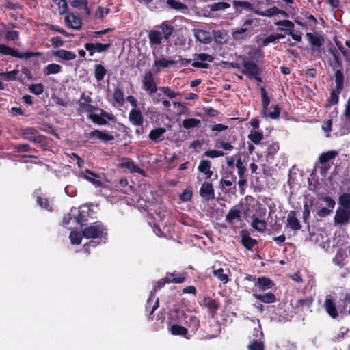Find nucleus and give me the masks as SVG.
I'll list each match as a JSON object with an SVG mask.
<instances>
[{"mask_svg": "<svg viewBox=\"0 0 350 350\" xmlns=\"http://www.w3.org/2000/svg\"><path fill=\"white\" fill-rule=\"evenodd\" d=\"M107 70L103 66L100 64L96 65L94 68L95 77L97 81H100L103 79L106 75Z\"/></svg>", "mask_w": 350, "mask_h": 350, "instance_id": "8fccbe9b", "label": "nucleus"}, {"mask_svg": "<svg viewBox=\"0 0 350 350\" xmlns=\"http://www.w3.org/2000/svg\"><path fill=\"white\" fill-rule=\"evenodd\" d=\"M293 28L294 27H290V28H278V31H285L286 33V34L289 35L291 36V38L296 42H301L302 40V37H301V32H298V33H294L293 32Z\"/></svg>", "mask_w": 350, "mask_h": 350, "instance_id": "c03bdc74", "label": "nucleus"}, {"mask_svg": "<svg viewBox=\"0 0 350 350\" xmlns=\"http://www.w3.org/2000/svg\"><path fill=\"white\" fill-rule=\"evenodd\" d=\"M250 30L246 28L240 27L232 32V38L235 40H247L251 37Z\"/></svg>", "mask_w": 350, "mask_h": 350, "instance_id": "5701e85b", "label": "nucleus"}, {"mask_svg": "<svg viewBox=\"0 0 350 350\" xmlns=\"http://www.w3.org/2000/svg\"><path fill=\"white\" fill-rule=\"evenodd\" d=\"M258 321V327H255L252 332V340H258L262 341V338H263V333L262 332L261 326L260 325L259 320Z\"/></svg>", "mask_w": 350, "mask_h": 350, "instance_id": "680f3d73", "label": "nucleus"}, {"mask_svg": "<svg viewBox=\"0 0 350 350\" xmlns=\"http://www.w3.org/2000/svg\"><path fill=\"white\" fill-rule=\"evenodd\" d=\"M312 298H306V299H299L296 301V305H295V307L296 308H302L303 309L304 308H309L310 306L312 305Z\"/></svg>", "mask_w": 350, "mask_h": 350, "instance_id": "bf43d9fd", "label": "nucleus"}, {"mask_svg": "<svg viewBox=\"0 0 350 350\" xmlns=\"http://www.w3.org/2000/svg\"><path fill=\"white\" fill-rule=\"evenodd\" d=\"M213 57L206 53H198L195 55V62L192 66L195 68H207L208 64L207 62H212Z\"/></svg>", "mask_w": 350, "mask_h": 350, "instance_id": "9d476101", "label": "nucleus"}, {"mask_svg": "<svg viewBox=\"0 0 350 350\" xmlns=\"http://www.w3.org/2000/svg\"><path fill=\"white\" fill-rule=\"evenodd\" d=\"M350 221V210L340 208L336 211L334 217L335 224H348Z\"/></svg>", "mask_w": 350, "mask_h": 350, "instance_id": "4468645a", "label": "nucleus"}, {"mask_svg": "<svg viewBox=\"0 0 350 350\" xmlns=\"http://www.w3.org/2000/svg\"><path fill=\"white\" fill-rule=\"evenodd\" d=\"M253 296L256 299L266 304L274 303L276 301V297L272 293H267L265 295L254 294Z\"/></svg>", "mask_w": 350, "mask_h": 350, "instance_id": "2f4dec72", "label": "nucleus"}, {"mask_svg": "<svg viewBox=\"0 0 350 350\" xmlns=\"http://www.w3.org/2000/svg\"><path fill=\"white\" fill-rule=\"evenodd\" d=\"M167 4L170 8L178 10L183 14L187 13L188 11V8L185 4L176 0H167Z\"/></svg>", "mask_w": 350, "mask_h": 350, "instance_id": "c85d7f7f", "label": "nucleus"}, {"mask_svg": "<svg viewBox=\"0 0 350 350\" xmlns=\"http://www.w3.org/2000/svg\"><path fill=\"white\" fill-rule=\"evenodd\" d=\"M161 92H163L165 95H166L169 98H173L176 96L180 95L179 92H176L174 91H172L170 88L168 87H161L159 89Z\"/></svg>", "mask_w": 350, "mask_h": 350, "instance_id": "338daca9", "label": "nucleus"}, {"mask_svg": "<svg viewBox=\"0 0 350 350\" xmlns=\"http://www.w3.org/2000/svg\"><path fill=\"white\" fill-rule=\"evenodd\" d=\"M0 53L5 55H11L20 59H29L33 57H39L41 55L40 52L20 53L14 49L2 44H0Z\"/></svg>", "mask_w": 350, "mask_h": 350, "instance_id": "7ed1b4c3", "label": "nucleus"}, {"mask_svg": "<svg viewBox=\"0 0 350 350\" xmlns=\"http://www.w3.org/2000/svg\"><path fill=\"white\" fill-rule=\"evenodd\" d=\"M65 21L68 27L75 29H79L81 25L80 18L72 13H68L66 14Z\"/></svg>", "mask_w": 350, "mask_h": 350, "instance_id": "a878e982", "label": "nucleus"}, {"mask_svg": "<svg viewBox=\"0 0 350 350\" xmlns=\"http://www.w3.org/2000/svg\"><path fill=\"white\" fill-rule=\"evenodd\" d=\"M319 200L325 203V206L319 208L317 215L319 217H325L331 214L335 206V201L329 196L321 194L319 197Z\"/></svg>", "mask_w": 350, "mask_h": 350, "instance_id": "20e7f679", "label": "nucleus"}, {"mask_svg": "<svg viewBox=\"0 0 350 350\" xmlns=\"http://www.w3.org/2000/svg\"><path fill=\"white\" fill-rule=\"evenodd\" d=\"M92 100L90 96L83 94L79 100V111L80 113H87L88 116L92 113L96 108L92 105Z\"/></svg>", "mask_w": 350, "mask_h": 350, "instance_id": "6e6552de", "label": "nucleus"}, {"mask_svg": "<svg viewBox=\"0 0 350 350\" xmlns=\"http://www.w3.org/2000/svg\"><path fill=\"white\" fill-rule=\"evenodd\" d=\"M241 242L244 247H245L247 250H252L254 245L256 243V240L247 235L242 236Z\"/></svg>", "mask_w": 350, "mask_h": 350, "instance_id": "864d4df0", "label": "nucleus"}, {"mask_svg": "<svg viewBox=\"0 0 350 350\" xmlns=\"http://www.w3.org/2000/svg\"><path fill=\"white\" fill-rule=\"evenodd\" d=\"M336 297L333 294H329L325 297L324 308L327 314L333 319L338 316V310L335 304Z\"/></svg>", "mask_w": 350, "mask_h": 350, "instance_id": "1a4fd4ad", "label": "nucleus"}, {"mask_svg": "<svg viewBox=\"0 0 350 350\" xmlns=\"http://www.w3.org/2000/svg\"><path fill=\"white\" fill-rule=\"evenodd\" d=\"M155 291L156 287L154 288V291H151L150 297L146 303V310L148 311V309H151L150 311V314H152L157 309L159 304V298L154 297Z\"/></svg>", "mask_w": 350, "mask_h": 350, "instance_id": "b1692460", "label": "nucleus"}, {"mask_svg": "<svg viewBox=\"0 0 350 350\" xmlns=\"http://www.w3.org/2000/svg\"><path fill=\"white\" fill-rule=\"evenodd\" d=\"M261 97H262V116H267V111H268L269 105L270 100L267 96V92L264 88L260 89Z\"/></svg>", "mask_w": 350, "mask_h": 350, "instance_id": "c9c22d12", "label": "nucleus"}, {"mask_svg": "<svg viewBox=\"0 0 350 350\" xmlns=\"http://www.w3.org/2000/svg\"><path fill=\"white\" fill-rule=\"evenodd\" d=\"M211 162L208 160H202L198 167V170L204 174L206 179H209L213 174L211 170Z\"/></svg>", "mask_w": 350, "mask_h": 350, "instance_id": "412c9836", "label": "nucleus"}, {"mask_svg": "<svg viewBox=\"0 0 350 350\" xmlns=\"http://www.w3.org/2000/svg\"><path fill=\"white\" fill-rule=\"evenodd\" d=\"M241 217V211L235 208L230 209L227 215L226 221L228 223H232L234 220L239 219Z\"/></svg>", "mask_w": 350, "mask_h": 350, "instance_id": "a18cd8bd", "label": "nucleus"}, {"mask_svg": "<svg viewBox=\"0 0 350 350\" xmlns=\"http://www.w3.org/2000/svg\"><path fill=\"white\" fill-rule=\"evenodd\" d=\"M213 275L216 276L221 282L226 284L228 281V276L224 273L223 269H218L213 271Z\"/></svg>", "mask_w": 350, "mask_h": 350, "instance_id": "052dcab7", "label": "nucleus"}, {"mask_svg": "<svg viewBox=\"0 0 350 350\" xmlns=\"http://www.w3.org/2000/svg\"><path fill=\"white\" fill-rule=\"evenodd\" d=\"M306 38L314 48H319L324 43L323 38L317 33H306Z\"/></svg>", "mask_w": 350, "mask_h": 350, "instance_id": "2eb2a0df", "label": "nucleus"}, {"mask_svg": "<svg viewBox=\"0 0 350 350\" xmlns=\"http://www.w3.org/2000/svg\"><path fill=\"white\" fill-rule=\"evenodd\" d=\"M271 107L273 108V111L270 112H268V111H267V116L263 117L265 118H270L271 119H277L280 116V109L278 107V105H274L272 106Z\"/></svg>", "mask_w": 350, "mask_h": 350, "instance_id": "69168bd1", "label": "nucleus"}, {"mask_svg": "<svg viewBox=\"0 0 350 350\" xmlns=\"http://www.w3.org/2000/svg\"><path fill=\"white\" fill-rule=\"evenodd\" d=\"M169 330L173 335H180L184 336L187 334V330L183 326L178 325L177 324H172L169 323Z\"/></svg>", "mask_w": 350, "mask_h": 350, "instance_id": "a19ab883", "label": "nucleus"}, {"mask_svg": "<svg viewBox=\"0 0 350 350\" xmlns=\"http://www.w3.org/2000/svg\"><path fill=\"white\" fill-rule=\"evenodd\" d=\"M81 176L96 187H99L102 185L100 176L88 170H86L85 172H82L81 173Z\"/></svg>", "mask_w": 350, "mask_h": 350, "instance_id": "aec40b11", "label": "nucleus"}, {"mask_svg": "<svg viewBox=\"0 0 350 350\" xmlns=\"http://www.w3.org/2000/svg\"><path fill=\"white\" fill-rule=\"evenodd\" d=\"M174 63L175 62H174L173 60H168L165 58H161L154 60V66L159 69L169 67L173 65Z\"/></svg>", "mask_w": 350, "mask_h": 350, "instance_id": "de8ad7c7", "label": "nucleus"}, {"mask_svg": "<svg viewBox=\"0 0 350 350\" xmlns=\"http://www.w3.org/2000/svg\"><path fill=\"white\" fill-rule=\"evenodd\" d=\"M209 9L212 12L224 10L228 8H230V5L226 2H218L215 3L208 5Z\"/></svg>", "mask_w": 350, "mask_h": 350, "instance_id": "603ef678", "label": "nucleus"}, {"mask_svg": "<svg viewBox=\"0 0 350 350\" xmlns=\"http://www.w3.org/2000/svg\"><path fill=\"white\" fill-rule=\"evenodd\" d=\"M241 72L250 78H254L257 81H261L260 78L258 77V67L257 64L253 62L244 60L242 63Z\"/></svg>", "mask_w": 350, "mask_h": 350, "instance_id": "39448f33", "label": "nucleus"}, {"mask_svg": "<svg viewBox=\"0 0 350 350\" xmlns=\"http://www.w3.org/2000/svg\"><path fill=\"white\" fill-rule=\"evenodd\" d=\"M336 154L337 153L334 151L323 152L319 157V162L321 163H325L329 160L334 159Z\"/></svg>", "mask_w": 350, "mask_h": 350, "instance_id": "3c124183", "label": "nucleus"}, {"mask_svg": "<svg viewBox=\"0 0 350 350\" xmlns=\"http://www.w3.org/2000/svg\"><path fill=\"white\" fill-rule=\"evenodd\" d=\"M71 6L77 8H83L87 14H90V12L88 7L87 0H69Z\"/></svg>", "mask_w": 350, "mask_h": 350, "instance_id": "79ce46f5", "label": "nucleus"}, {"mask_svg": "<svg viewBox=\"0 0 350 350\" xmlns=\"http://www.w3.org/2000/svg\"><path fill=\"white\" fill-rule=\"evenodd\" d=\"M122 167L128 169L131 172H136L140 174H144V171L137 166L132 161H126L121 164Z\"/></svg>", "mask_w": 350, "mask_h": 350, "instance_id": "ea45409f", "label": "nucleus"}, {"mask_svg": "<svg viewBox=\"0 0 350 350\" xmlns=\"http://www.w3.org/2000/svg\"><path fill=\"white\" fill-rule=\"evenodd\" d=\"M21 134L26 139L32 141L33 142H40V137L38 135V131L33 127H27L21 130Z\"/></svg>", "mask_w": 350, "mask_h": 350, "instance_id": "f3484780", "label": "nucleus"}, {"mask_svg": "<svg viewBox=\"0 0 350 350\" xmlns=\"http://www.w3.org/2000/svg\"><path fill=\"white\" fill-rule=\"evenodd\" d=\"M62 71V66L57 64H50L44 68V75L48 76L53 74H58Z\"/></svg>", "mask_w": 350, "mask_h": 350, "instance_id": "4c0bfd02", "label": "nucleus"}, {"mask_svg": "<svg viewBox=\"0 0 350 350\" xmlns=\"http://www.w3.org/2000/svg\"><path fill=\"white\" fill-rule=\"evenodd\" d=\"M258 22L257 18L248 17L244 19L241 27L248 29L250 30V33L252 35L254 33V28L258 26Z\"/></svg>", "mask_w": 350, "mask_h": 350, "instance_id": "7c9ffc66", "label": "nucleus"}, {"mask_svg": "<svg viewBox=\"0 0 350 350\" xmlns=\"http://www.w3.org/2000/svg\"><path fill=\"white\" fill-rule=\"evenodd\" d=\"M70 213L77 224H81L87 219L85 213L79 208H72Z\"/></svg>", "mask_w": 350, "mask_h": 350, "instance_id": "72a5a7b5", "label": "nucleus"}, {"mask_svg": "<svg viewBox=\"0 0 350 350\" xmlns=\"http://www.w3.org/2000/svg\"><path fill=\"white\" fill-rule=\"evenodd\" d=\"M176 313L178 318H179L180 315L185 317V323L187 325L188 327L191 329V332H195L198 329L200 321L196 316L191 314L185 315L178 310L176 311Z\"/></svg>", "mask_w": 350, "mask_h": 350, "instance_id": "f8f14e48", "label": "nucleus"}, {"mask_svg": "<svg viewBox=\"0 0 350 350\" xmlns=\"http://www.w3.org/2000/svg\"><path fill=\"white\" fill-rule=\"evenodd\" d=\"M143 89L150 96H152L157 90V87L151 71H146L142 79Z\"/></svg>", "mask_w": 350, "mask_h": 350, "instance_id": "0eeeda50", "label": "nucleus"}, {"mask_svg": "<svg viewBox=\"0 0 350 350\" xmlns=\"http://www.w3.org/2000/svg\"><path fill=\"white\" fill-rule=\"evenodd\" d=\"M165 132V129L157 128L150 132L149 137L151 140L157 142L163 139L162 136Z\"/></svg>", "mask_w": 350, "mask_h": 350, "instance_id": "58836bf2", "label": "nucleus"}, {"mask_svg": "<svg viewBox=\"0 0 350 350\" xmlns=\"http://www.w3.org/2000/svg\"><path fill=\"white\" fill-rule=\"evenodd\" d=\"M113 97L114 100L120 105H122L124 102L123 92L120 88H116L115 89Z\"/></svg>", "mask_w": 350, "mask_h": 350, "instance_id": "4d7b16f0", "label": "nucleus"}, {"mask_svg": "<svg viewBox=\"0 0 350 350\" xmlns=\"http://www.w3.org/2000/svg\"><path fill=\"white\" fill-rule=\"evenodd\" d=\"M201 121L197 118H187L182 122V126L185 129L189 130L200 127Z\"/></svg>", "mask_w": 350, "mask_h": 350, "instance_id": "f704fd0d", "label": "nucleus"}, {"mask_svg": "<svg viewBox=\"0 0 350 350\" xmlns=\"http://www.w3.org/2000/svg\"><path fill=\"white\" fill-rule=\"evenodd\" d=\"M161 30L162 36L165 40H168L174 32V27L167 22H163L159 26Z\"/></svg>", "mask_w": 350, "mask_h": 350, "instance_id": "e433bc0d", "label": "nucleus"}, {"mask_svg": "<svg viewBox=\"0 0 350 350\" xmlns=\"http://www.w3.org/2000/svg\"><path fill=\"white\" fill-rule=\"evenodd\" d=\"M264 135L262 131H251L248 135V139L255 144H260Z\"/></svg>", "mask_w": 350, "mask_h": 350, "instance_id": "37998d69", "label": "nucleus"}, {"mask_svg": "<svg viewBox=\"0 0 350 350\" xmlns=\"http://www.w3.org/2000/svg\"><path fill=\"white\" fill-rule=\"evenodd\" d=\"M205 302H206V305L211 310L212 312H215L219 308V304L215 299H212L210 298L206 299Z\"/></svg>", "mask_w": 350, "mask_h": 350, "instance_id": "e2e57ef3", "label": "nucleus"}, {"mask_svg": "<svg viewBox=\"0 0 350 350\" xmlns=\"http://www.w3.org/2000/svg\"><path fill=\"white\" fill-rule=\"evenodd\" d=\"M69 237L72 244L79 245L81 242V234L76 231H71Z\"/></svg>", "mask_w": 350, "mask_h": 350, "instance_id": "774afa93", "label": "nucleus"}, {"mask_svg": "<svg viewBox=\"0 0 350 350\" xmlns=\"http://www.w3.org/2000/svg\"><path fill=\"white\" fill-rule=\"evenodd\" d=\"M194 36L196 40L203 44H209L212 41V36L210 31L203 29H195Z\"/></svg>", "mask_w": 350, "mask_h": 350, "instance_id": "a211bd4d", "label": "nucleus"}, {"mask_svg": "<svg viewBox=\"0 0 350 350\" xmlns=\"http://www.w3.org/2000/svg\"><path fill=\"white\" fill-rule=\"evenodd\" d=\"M18 72V70H13L8 72H0V77L7 81H12L16 80Z\"/></svg>", "mask_w": 350, "mask_h": 350, "instance_id": "49530a36", "label": "nucleus"}, {"mask_svg": "<svg viewBox=\"0 0 350 350\" xmlns=\"http://www.w3.org/2000/svg\"><path fill=\"white\" fill-rule=\"evenodd\" d=\"M251 226L256 231L263 232L267 228V223L263 219H260L256 215L251 217Z\"/></svg>", "mask_w": 350, "mask_h": 350, "instance_id": "4be33fe9", "label": "nucleus"}, {"mask_svg": "<svg viewBox=\"0 0 350 350\" xmlns=\"http://www.w3.org/2000/svg\"><path fill=\"white\" fill-rule=\"evenodd\" d=\"M58 5L59 14L62 15L66 13L68 9V3L66 0H54Z\"/></svg>", "mask_w": 350, "mask_h": 350, "instance_id": "0e129e2a", "label": "nucleus"}, {"mask_svg": "<svg viewBox=\"0 0 350 350\" xmlns=\"http://www.w3.org/2000/svg\"><path fill=\"white\" fill-rule=\"evenodd\" d=\"M163 38L161 31L159 30H151L148 33L149 42L151 46L160 45Z\"/></svg>", "mask_w": 350, "mask_h": 350, "instance_id": "393cba45", "label": "nucleus"}, {"mask_svg": "<svg viewBox=\"0 0 350 350\" xmlns=\"http://www.w3.org/2000/svg\"><path fill=\"white\" fill-rule=\"evenodd\" d=\"M200 195L206 200H209L215 198V191L212 183L204 182L202 183L200 189Z\"/></svg>", "mask_w": 350, "mask_h": 350, "instance_id": "ddd939ff", "label": "nucleus"}, {"mask_svg": "<svg viewBox=\"0 0 350 350\" xmlns=\"http://www.w3.org/2000/svg\"><path fill=\"white\" fill-rule=\"evenodd\" d=\"M255 286H258L262 291H266L271 288L273 286V283L270 279L265 277H261L258 278V281L255 284Z\"/></svg>", "mask_w": 350, "mask_h": 350, "instance_id": "c756f323", "label": "nucleus"}, {"mask_svg": "<svg viewBox=\"0 0 350 350\" xmlns=\"http://www.w3.org/2000/svg\"><path fill=\"white\" fill-rule=\"evenodd\" d=\"M129 120L133 124L137 126L142 125L144 122L141 112L136 109H133L130 111Z\"/></svg>", "mask_w": 350, "mask_h": 350, "instance_id": "cd10ccee", "label": "nucleus"}, {"mask_svg": "<svg viewBox=\"0 0 350 350\" xmlns=\"http://www.w3.org/2000/svg\"><path fill=\"white\" fill-rule=\"evenodd\" d=\"M344 75L340 70H338L335 73L336 88L342 90L343 88Z\"/></svg>", "mask_w": 350, "mask_h": 350, "instance_id": "09e8293b", "label": "nucleus"}, {"mask_svg": "<svg viewBox=\"0 0 350 350\" xmlns=\"http://www.w3.org/2000/svg\"><path fill=\"white\" fill-rule=\"evenodd\" d=\"M112 42L107 43H87L85 44V49L89 51L90 55H93L95 52L102 53L108 50L111 46Z\"/></svg>", "mask_w": 350, "mask_h": 350, "instance_id": "9b49d317", "label": "nucleus"}, {"mask_svg": "<svg viewBox=\"0 0 350 350\" xmlns=\"http://www.w3.org/2000/svg\"><path fill=\"white\" fill-rule=\"evenodd\" d=\"M333 247H338L337 254L334 262L339 266L343 265L345 258L350 255V241L349 237L344 231H339L335 234L333 239Z\"/></svg>", "mask_w": 350, "mask_h": 350, "instance_id": "f257e3e1", "label": "nucleus"}, {"mask_svg": "<svg viewBox=\"0 0 350 350\" xmlns=\"http://www.w3.org/2000/svg\"><path fill=\"white\" fill-rule=\"evenodd\" d=\"M94 123L99 125H105L107 121L113 118L112 116L102 109L96 108L90 116H88Z\"/></svg>", "mask_w": 350, "mask_h": 350, "instance_id": "423d86ee", "label": "nucleus"}, {"mask_svg": "<svg viewBox=\"0 0 350 350\" xmlns=\"http://www.w3.org/2000/svg\"><path fill=\"white\" fill-rule=\"evenodd\" d=\"M253 12L261 16L271 18L278 15V8L274 6L265 11L254 10Z\"/></svg>", "mask_w": 350, "mask_h": 350, "instance_id": "473e14b6", "label": "nucleus"}, {"mask_svg": "<svg viewBox=\"0 0 350 350\" xmlns=\"http://www.w3.org/2000/svg\"><path fill=\"white\" fill-rule=\"evenodd\" d=\"M88 137L90 139L96 138L103 142H109V141H111L114 139L113 136L109 134L107 131H99V130H94V131L90 132L88 134Z\"/></svg>", "mask_w": 350, "mask_h": 350, "instance_id": "6ab92c4d", "label": "nucleus"}, {"mask_svg": "<svg viewBox=\"0 0 350 350\" xmlns=\"http://www.w3.org/2000/svg\"><path fill=\"white\" fill-rule=\"evenodd\" d=\"M82 234L87 239L100 238L106 240L107 228L100 221H96L85 228Z\"/></svg>", "mask_w": 350, "mask_h": 350, "instance_id": "f03ea898", "label": "nucleus"}, {"mask_svg": "<svg viewBox=\"0 0 350 350\" xmlns=\"http://www.w3.org/2000/svg\"><path fill=\"white\" fill-rule=\"evenodd\" d=\"M248 350H264L265 346L262 341L252 340L247 346Z\"/></svg>", "mask_w": 350, "mask_h": 350, "instance_id": "6e6d98bb", "label": "nucleus"}, {"mask_svg": "<svg viewBox=\"0 0 350 350\" xmlns=\"http://www.w3.org/2000/svg\"><path fill=\"white\" fill-rule=\"evenodd\" d=\"M286 226L293 230H298L301 229V225L297 218L296 213L294 211H291L288 213Z\"/></svg>", "mask_w": 350, "mask_h": 350, "instance_id": "dca6fc26", "label": "nucleus"}, {"mask_svg": "<svg viewBox=\"0 0 350 350\" xmlns=\"http://www.w3.org/2000/svg\"><path fill=\"white\" fill-rule=\"evenodd\" d=\"M339 203L342 208L350 210V194L344 193L339 198Z\"/></svg>", "mask_w": 350, "mask_h": 350, "instance_id": "5fc2aeb1", "label": "nucleus"}, {"mask_svg": "<svg viewBox=\"0 0 350 350\" xmlns=\"http://www.w3.org/2000/svg\"><path fill=\"white\" fill-rule=\"evenodd\" d=\"M53 55L63 60L66 61L72 60L76 57V55L73 52L64 49L54 51H53Z\"/></svg>", "mask_w": 350, "mask_h": 350, "instance_id": "bb28decb", "label": "nucleus"}, {"mask_svg": "<svg viewBox=\"0 0 350 350\" xmlns=\"http://www.w3.org/2000/svg\"><path fill=\"white\" fill-rule=\"evenodd\" d=\"M44 89V86L41 83L32 84L29 87V91L37 96L42 94Z\"/></svg>", "mask_w": 350, "mask_h": 350, "instance_id": "13d9d810", "label": "nucleus"}]
</instances>
